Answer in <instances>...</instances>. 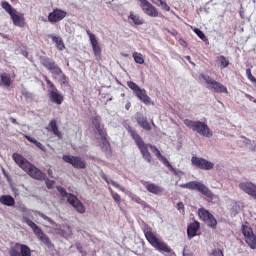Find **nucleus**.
I'll list each match as a JSON object with an SVG mask.
<instances>
[{
  "mask_svg": "<svg viewBox=\"0 0 256 256\" xmlns=\"http://www.w3.org/2000/svg\"><path fill=\"white\" fill-rule=\"evenodd\" d=\"M132 57H133L135 63H138V65H143V63H145V58H143V54H141L139 52H134L132 54Z\"/></svg>",
  "mask_w": 256,
  "mask_h": 256,
  "instance_id": "nucleus-36",
  "label": "nucleus"
},
{
  "mask_svg": "<svg viewBox=\"0 0 256 256\" xmlns=\"http://www.w3.org/2000/svg\"><path fill=\"white\" fill-rule=\"evenodd\" d=\"M217 60L220 63L221 69H225L226 67H229V60H227V58H225V56H223V55L218 56Z\"/></svg>",
  "mask_w": 256,
  "mask_h": 256,
  "instance_id": "nucleus-38",
  "label": "nucleus"
},
{
  "mask_svg": "<svg viewBox=\"0 0 256 256\" xmlns=\"http://www.w3.org/2000/svg\"><path fill=\"white\" fill-rule=\"evenodd\" d=\"M127 87H129V89H131L134 93L141 89L139 85L133 81H128Z\"/></svg>",
  "mask_w": 256,
  "mask_h": 256,
  "instance_id": "nucleus-40",
  "label": "nucleus"
},
{
  "mask_svg": "<svg viewBox=\"0 0 256 256\" xmlns=\"http://www.w3.org/2000/svg\"><path fill=\"white\" fill-rule=\"evenodd\" d=\"M183 256H193V253H185V248L183 250Z\"/></svg>",
  "mask_w": 256,
  "mask_h": 256,
  "instance_id": "nucleus-55",
  "label": "nucleus"
},
{
  "mask_svg": "<svg viewBox=\"0 0 256 256\" xmlns=\"http://www.w3.org/2000/svg\"><path fill=\"white\" fill-rule=\"evenodd\" d=\"M212 255L213 256H225V254L223 253V250H221V249H214L212 251Z\"/></svg>",
  "mask_w": 256,
  "mask_h": 256,
  "instance_id": "nucleus-46",
  "label": "nucleus"
},
{
  "mask_svg": "<svg viewBox=\"0 0 256 256\" xmlns=\"http://www.w3.org/2000/svg\"><path fill=\"white\" fill-rule=\"evenodd\" d=\"M86 33L90 39V43L92 45V49H93V53H94L96 61H101V59H102L101 46H99L97 37H95V34L91 33V31H89V30H87Z\"/></svg>",
  "mask_w": 256,
  "mask_h": 256,
  "instance_id": "nucleus-15",
  "label": "nucleus"
},
{
  "mask_svg": "<svg viewBox=\"0 0 256 256\" xmlns=\"http://www.w3.org/2000/svg\"><path fill=\"white\" fill-rule=\"evenodd\" d=\"M47 189H53V185H55V181L46 179L45 181Z\"/></svg>",
  "mask_w": 256,
  "mask_h": 256,
  "instance_id": "nucleus-47",
  "label": "nucleus"
},
{
  "mask_svg": "<svg viewBox=\"0 0 256 256\" xmlns=\"http://www.w3.org/2000/svg\"><path fill=\"white\" fill-rule=\"evenodd\" d=\"M176 208L178 211H185V204H183V202H178Z\"/></svg>",
  "mask_w": 256,
  "mask_h": 256,
  "instance_id": "nucleus-49",
  "label": "nucleus"
},
{
  "mask_svg": "<svg viewBox=\"0 0 256 256\" xmlns=\"http://www.w3.org/2000/svg\"><path fill=\"white\" fill-rule=\"evenodd\" d=\"M76 249L79 251V253H83V246H81L79 243L76 244Z\"/></svg>",
  "mask_w": 256,
  "mask_h": 256,
  "instance_id": "nucleus-51",
  "label": "nucleus"
},
{
  "mask_svg": "<svg viewBox=\"0 0 256 256\" xmlns=\"http://www.w3.org/2000/svg\"><path fill=\"white\" fill-rule=\"evenodd\" d=\"M44 81L46 82V85L49 88L48 93L50 101L52 103H55V105H61V103H63L65 99L63 97V94L59 93V90L57 89L55 84H53V82H51V80H49L47 76H44Z\"/></svg>",
  "mask_w": 256,
  "mask_h": 256,
  "instance_id": "nucleus-7",
  "label": "nucleus"
},
{
  "mask_svg": "<svg viewBox=\"0 0 256 256\" xmlns=\"http://www.w3.org/2000/svg\"><path fill=\"white\" fill-rule=\"evenodd\" d=\"M184 125L191 129L192 131H195L196 133H199L201 137H213V132L205 122H201L199 120H190L185 119Z\"/></svg>",
  "mask_w": 256,
  "mask_h": 256,
  "instance_id": "nucleus-3",
  "label": "nucleus"
},
{
  "mask_svg": "<svg viewBox=\"0 0 256 256\" xmlns=\"http://www.w3.org/2000/svg\"><path fill=\"white\" fill-rule=\"evenodd\" d=\"M186 59H187L188 61H191V56H186Z\"/></svg>",
  "mask_w": 256,
  "mask_h": 256,
  "instance_id": "nucleus-57",
  "label": "nucleus"
},
{
  "mask_svg": "<svg viewBox=\"0 0 256 256\" xmlns=\"http://www.w3.org/2000/svg\"><path fill=\"white\" fill-rule=\"evenodd\" d=\"M48 173H51V170H49Z\"/></svg>",
  "mask_w": 256,
  "mask_h": 256,
  "instance_id": "nucleus-62",
  "label": "nucleus"
},
{
  "mask_svg": "<svg viewBox=\"0 0 256 256\" xmlns=\"http://www.w3.org/2000/svg\"><path fill=\"white\" fill-rule=\"evenodd\" d=\"M246 75L249 81H251L252 83H256V78L253 77V74L251 73L250 68L246 69Z\"/></svg>",
  "mask_w": 256,
  "mask_h": 256,
  "instance_id": "nucleus-43",
  "label": "nucleus"
},
{
  "mask_svg": "<svg viewBox=\"0 0 256 256\" xmlns=\"http://www.w3.org/2000/svg\"><path fill=\"white\" fill-rule=\"evenodd\" d=\"M101 177L104 181H106L107 183H110L113 187H115L116 189H119V191H122V193H125V189L119 183L111 180V178L107 177V175L105 174H102Z\"/></svg>",
  "mask_w": 256,
  "mask_h": 256,
  "instance_id": "nucleus-30",
  "label": "nucleus"
},
{
  "mask_svg": "<svg viewBox=\"0 0 256 256\" xmlns=\"http://www.w3.org/2000/svg\"><path fill=\"white\" fill-rule=\"evenodd\" d=\"M62 84L69 85V81H67V75L63 74V72H62Z\"/></svg>",
  "mask_w": 256,
  "mask_h": 256,
  "instance_id": "nucleus-50",
  "label": "nucleus"
},
{
  "mask_svg": "<svg viewBox=\"0 0 256 256\" xmlns=\"http://www.w3.org/2000/svg\"><path fill=\"white\" fill-rule=\"evenodd\" d=\"M8 253L10 256H31V248L17 242L9 249Z\"/></svg>",
  "mask_w": 256,
  "mask_h": 256,
  "instance_id": "nucleus-8",
  "label": "nucleus"
},
{
  "mask_svg": "<svg viewBox=\"0 0 256 256\" xmlns=\"http://www.w3.org/2000/svg\"><path fill=\"white\" fill-rule=\"evenodd\" d=\"M242 234L244 235L248 247H250V249H256V235L253 233V228L242 225Z\"/></svg>",
  "mask_w": 256,
  "mask_h": 256,
  "instance_id": "nucleus-10",
  "label": "nucleus"
},
{
  "mask_svg": "<svg viewBox=\"0 0 256 256\" xmlns=\"http://www.w3.org/2000/svg\"><path fill=\"white\" fill-rule=\"evenodd\" d=\"M129 133H130L132 139L135 141L143 159H145V161H147V163H151V161H153L151 152H149V148H150L152 153H154L155 156L157 157V159H159V161H161V163H163V165H165V167H167L169 169V171H172L173 173H175V169H174L173 165H171L169 160H167V158H165V156H163V154H161V151H159L156 148V146L151 145V144H145V141H143V138L141 137V135H139V133H137V131H135L133 129H130Z\"/></svg>",
  "mask_w": 256,
  "mask_h": 256,
  "instance_id": "nucleus-1",
  "label": "nucleus"
},
{
  "mask_svg": "<svg viewBox=\"0 0 256 256\" xmlns=\"http://www.w3.org/2000/svg\"><path fill=\"white\" fill-rule=\"evenodd\" d=\"M9 121H10L11 123H13V125H19V123L17 122V119H15V118H13V117H10V118H9Z\"/></svg>",
  "mask_w": 256,
  "mask_h": 256,
  "instance_id": "nucleus-54",
  "label": "nucleus"
},
{
  "mask_svg": "<svg viewBox=\"0 0 256 256\" xmlns=\"http://www.w3.org/2000/svg\"><path fill=\"white\" fill-rule=\"evenodd\" d=\"M12 159L19 167L23 169V171H26L28 167H31V162L26 160L25 157L19 153H14L12 155Z\"/></svg>",
  "mask_w": 256,
  "mask_h": 256,
  "instance_id": "nucleus-19",
  "label": "nucleus"
},
{
  "mask_svg": "<svg viewBox=\"0 0 256 256\" xmlns=\"http://www.w3.org/2000/svg\"><path fill=\"white\" fill-rule=\"evenodd\" d=\"M25 172L29 174L32 179H36L37 181H45V179H47V174L43 173L33 164H30Z\"/></svg>",
  "mask_w": 256,
  "mask_h": 256,
  "instance_id": "nucleus-16",
  "label": "nucleus"
},
{
  "mask_svg": "<svg viewBox=\"0 0 256 256\" xmlns=\"http://www.w3.org/2000/svg\"><path fill=\"white\" fill-rule=\"evenodd\" d=\"M145 239L148 241V243L151 244V246L156 249V251H159V253H171L173 249H171V246H168L165 241H163L161 238L157 237L153 233V229L151 228H145L143 230Z\"/></svg>",
  "mask_w": 256,
  "mask_h": 256,
  "instance_id": "nucleus-2",
  "label": "nucleus"
},
{
  "mask_svg": "<svg viewBox=\"0 0 256 256\" xmlns=\"http://www.w3.org/2000/svg\"><path fill=\"white\" fill-rule=\"evenodd\" d=\"M24 223H26V225H28V227H31V229L33 230V233H34V235H36L37 239H39V241H41V243L46 245V247H48V249H51V247H53V244H51V240L49 239V236L47 234H45V232H43L41 227H38V225L35 224V222H33V220L25 217Z\"/></svg>",
  "mask_w": 256,
  "mask_h": 256,
  "instance_id": "nucleus-5",
  "label": "nucleus"
},
{
  "mask_svg": "<svg viewBox=\"0 0 256 256\" xmlns=\"http://www.w3.org/2000/svg\"><path fill=\"white\" fill-rule=\"evenodd\" d=\"M110 193H111V197L112 199L116 202V203H121V195H119V193L114 192L113 189L109 188Z\"/></svg>",
  "mask_w": 256,
  "mask_h": 256,
  "instance_id": "nucleus-39",
  "label": "nucleus"
},
{
  "mask_svg": "<svg viewBox=\"0 0 256 256\" xmlns=\"http://www.w3.org/2000/svg\"><path fill=\"white\" fill-rule=\"evenodd\" d=\"M204 223H206L208 227H211V229H217V219H215L213 214H210L209 218H207Z\"/></svg>",
  "mask_w": 256,
  "mask_h": 256,
  "instance_id": "nucleus-34",
  "label": "nucleus"
},
{
  "mask_svg": "<svg viewBox=\"0 0 256 256\" xmlns=\"http://www.w3.org/2000/svg\"><path fill=\"white\" fill-rule=\"evenodd\" d=\"M136 121L138 125L142 127V129H145V131H151V124H149V121H147L146 117H143V116L137 117Z\"/></svg>",
  "mask_w": 256,
  "mask_h": 256,
  "instance_id": "nucleus-28",
  "label": "nucleus"
},
{
  "mask_svg": "<svg viewBox=\"0 0 256 256\" xmlns=\"http://www.w3.org/2000/svg\"><path fill=\"white\" fill-rule=\"evenodd\" d=\"M22 95L26 99H32L33 98V94L31 92H29L27 89L22 90Z\"/></svg>",
  "mask_w": 256,
  "mask_h": 256,
  "instance_id": "nucleus-45",
  "label": "nucleus"
},
{
  "mask_svg": "<svg viewBox=\"0 0 256 256\" xmlns=\"http://www.w3.org/2000/svg\"><path fill=\"white\" fill-rule=\"evenodd\" d=\"M201 77L205 80L207 85H210V89H213L215 93H229L227 87L223 86L221 82H217L214 79H212L211 76H205L204 74H202Z\"/></svg>",
  "mask_w": 256,
  "mask_h": 256,
  "instance_id": "nucleus-13",
  "label": "nucleus"
},
{
  "mask_svg": "<svg viewBox=\"0 0 256 256\" xmlns=\"http://www.w3.org/2000/svg\"><path fill=\"white\" fill-rule=\"evenodd\" d=\"M136 97L144 103V105H155V102L151 100V97L147 95V91L145 89H139L138 91L135 92Z\"/></svg>",
  "mask_w": 256,
  "mask_h": 256,
  "instance_id": "nucleus-20",
  "label": "nucleus"
},
{
  "mask_svg": "<svg viewBox=\"0 0 256 256\" xmlns=\"http://www.w3.org/2000/svg\"><path fill=\"white\" fill-rule=\"evenodd\" d=\"M201 224L199 221H194L190 223L187 228V235L189 239H193V237H197V231H199Z\"/></svg>",
  "mask_w": 256,
  "mask_h": 256,
  "instance_id": "nucleus-22",
  "label": "nucleus"
},
{
  "mask_svg": "<svg viewBox=\"0 0 256 256\" xmlns=\"http://www.w3.org/2000/svg\"><path fill=\"white\" fill-rule=\"evenodd\" d=\"M1 6H2V9H4L6 11V13H8V15H10V17L14 13H17V10H15V8H13V6H11V4H9V2H7V1H2Z\"/></svg>",
  "mask_w": 256,
  "mask_h": 256,
  "instance_id": "nucleus-31",
  "label": "nucleus"
},
{
  "mask_svg": "<svg viewBox=\"0 0 256 256\" xmlns=\"http://www.w3.org/2000/svg\"><path fill=\"white\" fill-rule=\"evenodd\" d=\"M239 188L253 199H256V184L253 182H240Z\"/></svg>",
  "mask_w": 256,
  "mask_h": 256,
  "instance_id": "nucleus-18",
  "label": "nucleus"
},
{
  "mask_svg": "<svg viewBox=\"0 0 256 256\" xmlns=\"http://www.w3.org/2000/svg\"><path fill=\"white\" fill-rule=\"evenodd\" d=\"M25 139H27V141H30V143H34V145H36V147H38V149H41V151H45V146H43V144L39 141H37V139L29 136V135H24Z\"/></svg>",
  "mask_w": 256,
  "mask_h": 256,
  "instance_id": "nucleus-35",
  "label": "nucleus"
},
{
  "mask_svg": "<svg viewBox=\"0 0 256 256\" xmlns=\"http://www.w3.org/2000/svg\"><path fill=\"white\" fill-rule=\"evenodd\" d=\"M126 109H129V106H126Z\"/></svg>",
  "mask_w": 256,
  "mask_h": 256,
  "instance_id": "nucleus-59",
  "label": "nucleus"
},
{
  "mask_svg": "<svg viewBox=\"0 0 256 256\" xmlns=\"http://www.w3.org/2000/svg\"><path fill=\"white\" fill-rule=\"evenodd\" d=\"M48 71H50L52 75H63V70L55 62Z\"/></svg>",
  "mask_w": 256,
  "mask_h": 256,
  "instance_id": "nucleus-37",
  "label": "nucleus"
},
{
  "mask_svg": "<svg viewBox=\"0 0 256 256\" xmlns=\"http://www.w3.org/2000/svg\"><path fill=\"white\" fill-rule=\"evenodd\" d=\"M48 173H51V170H49Z\"/></svg>",
  "mask_w": 256,
  "mask_h": 256,
  "instance_id": "nucleus-61",
  "label": "nucleus"
},
{
  "mask_svg": "<svg viewBox=\"0 0 256 256\" xmlns=\"http://www.w3.org/2000/svg\"><path fill=\"white\" fill-rule=\"evenodd\" d=\"M57 191L60 193L61 197H67V202L72 205V207H74V209L78 213L83 214L85 213V211H87L83 202H81L79 198H77V196H75L74 194L67 193V190L65 188H63L62 186H58Z\"/></svg>",
  "mask_w": 256,
  "mask_h": 256,
  "instance_id": "nucleus-4",
  "label": "nucleus"
},
{
  "mask_svg": "<svg viewBox=\"0 0 256 256\" xmlns=\"http://www.w3.org/2000/svg\"><path fill=\"white\" fill-rule=\"evenodd\" d=\"M66 17L67 12L65 10L56 8L48 15V21L49 23H59V21H63Z\"/></svg>",
  "mask_w": 256,
  "mask_h": 256,
  "instance_id": "nucleus-17",
  "label": "nucleus"
},
{
  "mask_svg": "<svg viewBox=\"0 0 256 256\" xmlns=\"http://www.w3.org/2000/svg\"><path fill=\"white\" fill-rule=\"evenodd\" d=\"M92 124L98 132L103 145H109V141L107 140V130H105V128H101V120H99V116L92 118Z\"/></svg>",
  "mask_w": 256,
  "mask_h": 256,
  "instance_id": "nucleus-14",
  "label": "nucleus"
},
{
  "mask_svg": "<svg viewBox=\"0 0 256 256\" xmlns=\"http://www.w3.org/2000/svg\"><path fill=\"white\" fill-rule=\"evenodd\" d=\"M151 1L154 5H157V7H159V5L163 2V0H151Z\"/></svg>",
  "mask_w": 256,
  "mask_h": 256,
  "instance_id": "nucleus-52",
  "label": "nucleus"
},
{
  "mask_svg": "<svg viewBox=\"0 0 256 256\" xmlns=\"http://www.w3.org/2000/svg\"><path fill=\"white\" fill-rule=\"evenodd\" d=\"M0 203L6 207H13L15 205V198L11 195H2L0 197Z\"/></svg>",
  "mask_w": 256,
  "mask_h": 256,
  "instance_id": "nucleus-25",
  "label": "nucleus"
},
{
  "mask_svg": "<svg viewBox=\"0 0 256 256\" xmlns=\"http://www.w3.org/2000/svg\"><path fill=\"white\" fill-rule=\"evenodd\" d=\"M146 191L148 193H152V195H163L165 189L155 183H148L145 186Z\"/></svg>",
  "mask_w": 256,
  "mask_h": 256,
  "instance_id": "nucleus-21",
  "label": "nucleus"
},
{
  "mask_svg": "<svg viewBox=\"0 0 256 256\" xmlns=\"http://www.w3.org/2000/svg\"><path fill=\"white\" fill-rule=\"evenodd\" d=\"M126 109H129V106H126Z\"/></svg>",
  "mask_w": 256,
  "mask_h": 256,
  "instance_id": "nucleus-60",
  "label": "nucleus"
},
{
  "mask_svg": "<svg viewBox=\"0 0 256 256\" xmlns=\"http://www.w3.org/2000/svg\"><path fill=\"white\" fill-rule=\"evenodd\" d=\"M158 7H161V9H163V11H171V7L169 5H167V2H160V5Z\"/></svg>",
  "mask_w": 256,
  "mask_h": 256,
  "instance_id": "nucleus-44",
  "label": "nucleus"
},
{
  "mask_svg": "<svg viewBox=\"0 0 256 256\" xmlns=\"http://www.w3.org/2000/svg\"><path fill=\"white\" fill-rule=\"evenodd\" d=\"M40 63H41V65H43V67H45V69H47L49 71V69H51L53 67L55 61L51 60V58H49L47 56H41Z\"/></svg>",
  "mask_w": 256,
  "mask_h": 256,
  "instance_id": "nucleus-29",
  "label": "nucleus"
},
{
  "mask_svg": "<svg viewBox=\"0 0 256 256\" xmlns=\"http://www.w3.org/2000/svg\"><path fill=\"white\" fill-rule=\"evenodd\" d=\"M246 97H247V99H249V101H253V103H256L255 97H253V96H251L249 94H246Z\"/></svg>",
  "mask_w": 256,
  "mask_h": 256,
  "instance_id": "nucleus-53",
  "label": "nucleus"
},
{
  "mask_svg": "<svg viewBox=\"0 0 256 256\" xmlns=\"http://www.w3.org/2000/svg\"><path fill=\"white\" fill-rule=\"evenodd\" d=\"M181 45H183V47H187V42L185 40H181Z\"/></svg>",
  "mask_w": 256,
  "mask_h": 256,
  "instance_id": "nucleus-56",
  "label": "nucleus"
},
{
  "mask_svg": "<svg viewBox=\"0 0 256 256\" xmlns=\"http://www.w3.org/2000/svg\"><path fill=\"white\" fill-rule=\"evenodd\" d=\"M10 17L15 27H20L21 29L25 27L26 23H25V17L23 15L17 14V11H16Z\"/></svg>",
  "mask_w": 256,
  "mask_h": 256,
  "instance_id": "nucleus-23",
  "label": "nucleus"
},
{
  "mask_svg": "<svg viewBox=\"0 0 256 256\" xmlns=\"http://www.w3.org/2000/svg\"><path fill=\"white\" fill-rule=\"evenodd\" d=\"M194 33H196L197 36L199 37V39H201L202 41H207V37L205 36V33H203V31L199 30V28H195Z\"/></svg>",
  "mask_w": 256,
  "mask_h": 256,
  "instance_id": "nucleus-41",
  "label": "nucleus"
},
{
  "mask_svg": "<svg viewBox=\"0 0 256 256\" xmlns=\"http://www.w3.org/2000/svg\"><path fill=\"white\" fill-rule=\"evenodd\" d=\"M128 19L132 21L133 25H144L145 19H143L139 14H134L133 12L129 13Z\"/></svg>",
  "mask_w": 256,
  "mask_h": 256,
  "instance_id": "nucleus-24",
  "label": "nucleus"
},
{
  "mask_svg": "<svg viewBox=\"0 0 256 256\" xmlns=\"http://www.w3.org/2000/svg\"><path fill=\"white\" fill-rule=\"evenodd\" d=\"M165 31H167V33L172 35V37H177V35H178V32L175 29L169 30L168 28H165Z\"/></svg>",
  "mask_w": 256,
  "mask_h": 256,
  "instance_id": "nucleus-48",
  "label": "nucleus"
},
{
  "mask_svg": "<svg viewBox=\"0 0 256 256\" xmlns=\"http://www.w3.org/2000/svg\"><path fill=\"white\" fill-rule=\"evenodd\" d=\"M211 215H212L211 212H209V210H207V209H205V208H200V209L198 210V216H199V219H200L201 221H204V222H205L206 219H209Z\"/></svg>",
  "mask_w": 256,
  "mask_h": 256,
  "instance_id": "nucleus-33",
  "label": "nucleus"
},
{
  "mask_svg": "<svg viewBox=\"0 0 256 256\" xmlns=\"http://www.w3.org/2000/svg\"><path fill=\"white\" fill-rule=\"evenodd\" d=\"M51 39L56 44V47L59 51H63L65 49V43L63 42L62 37L51 36Z\"/></svg>",
  "mask_w": 256,
  "mask_h": 256,
  "instance_id": "nucleus-32",
  "label": "nucleus"
},
{
  "mask_svg": "<svg viewBox=\"0 0 256 256\" xmlns=\"http://www.w3.org/2000/svg\"><path fill=\"white\" fill-rule=\"evenodd\" d=\"M132 201L134 203H138V205H141L142 207H145V205H147V202H145L143 199L139 198V197H133Z\"/></svg>",
  "mask_w": 256,
  "mask_h": 256,
  "instance_id": "nucleus-42",
  "label": "nucleus"
},
{
  "mask_svg": "<svg viewBox=\"0 0 256 256\" xmlns=\"http://www.w3.org/2000/svg\"><path fill=\"white\" fill-rule=\"evenodd\" d=\"M181 189H190V191H198L205 197H208V199H213L215 196L211 189L205 186V184L199 182V181H190L185 184H180Z\"/></svg>",
  "mask_w": 256,
  "mask_h": 256,
  "instance_id": "nucleus-6",
  "label": "nucleus"
},
{
  "mask_svg": "<svg viewBox=\"0 0 256 256\" xmlns=\"http://www.w3.org/2000/svg\"><path fill=\"white\" fill-rule=\"evenodd\" d=\"M62 159L65 163L72 165L74 169H87V163L80 156L63 155Z\"/></svg>",
  "mask_w": 256,
  "mask_h": 256,
  "instance_id": "nucleus-9",
  "label": "nucleus"
},
{
  "mask_svg": "<svg viewBox=\"0 0 256 256\" xmlns=\"http://www.w3.org/2000/svg\"><path fill=\"white\" fill-rule=\"evenodd\" d=\"M140 3V8L143 13L148 17H159V10L155 7L149 0H138Z\"/></svg>",
  "mask_w": 256,
  "mask_h": 256,
  "instance_id": "nucleus-12",
  "label": "nucleus"
},
{
  "mask_svg": "<svg viewBox=\"0 0 256 256\" xmlns=\"http://www.w3.org/2000/svg\"><path fill=\"white\" fill-rule=\"evenodd\" d=\"M191 163L194 165V167H197V169H202L203 171H211V169L215 167V164L211 161L197 156H193L191 158Z\"/></svg>",
  "mask_w": 256,
  "mask_h": 256,
  "instance_id": "nucleus-11",
  "label": "nucleus"
},
{
  "mask_svg": "<svg viewBox=\"0 0 256 256\" xmlns=\"http://www.w3.org/2000/svg\"><path fill=\"white\" fill-rule=\"evenodd\" d=\"M49 127L51 128L52 133L58 137V139H62L63 134L59 131V127L57 126V120L53 119L49 122Z\"/></svg>",
  "mask_w": 256,
  "mask_h": 256,
  "instance_id": "nucleus-27",
  "label": "nucleus"
},
{
  "mask_svg": "<svg viewBox=\"0 0 256 256\" xmlns=\"http://www.w3.org/2000/svg\"><path fill=\"white\" fill-rule=\"evenodd\" d=\"M0 87H11V75L2 73L0 75Z\"/></svg>",
  "mask_w": 256,
  "mask_h": 256,
  "instance_id": "nucleus-26",
  "label": "nucleus"
},
{
  "mask_svg": "<svg viewBox=\"0 0 256 256\" xmlns=\"http://www.w3.org/2000/svg\"><path fill=\"white\" fill-rule=\"evenodd\" d=\"M27 208H23V211H26Z\"/></svg>",
  "mask_w": 256,
  "mask_h": 256,
  "instance_id": "nucleus-58",
  "label": "nucleus"
}]
</instances>
